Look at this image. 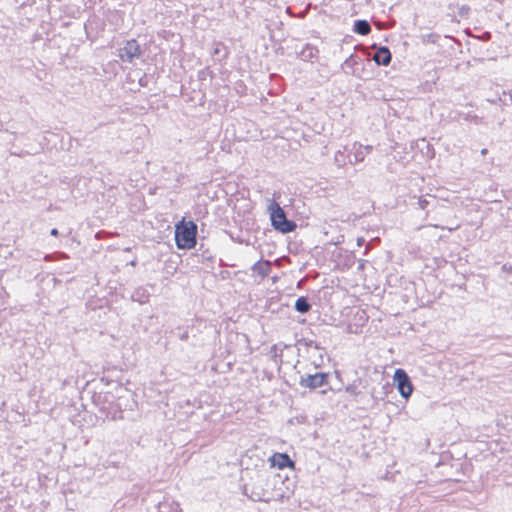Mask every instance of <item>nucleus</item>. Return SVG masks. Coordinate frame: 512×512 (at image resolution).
I'll return each instance as SVG.
<instances>
[{"label": "nucleus", "mask_w": 512, "mask_h": 512, "mask_svg": "<svg viewBox=\"0 0 512 512\" xmlns=\"http://www.w3.org/2000/svg\"><path fill=\"white\" fill-rule=\"evenodd\" d=\"M295 309L300 313H306L310 309V305L305 298L301 297L296 300Z\"/></svg>", "instance_id": "obj_11"}, {"label": "nucleus", "mask_w": 512, "mask_h": 512, "mask_svg": "<svg viewBox=\"0 0 512 512\" xmlns=\"http://www.w3.org/2000/svg\"><path fill=\"white\" fill-rule=\"evenodd\" d=\"M378 65L387 66L391 62V53L387 47H380L373 56Z\"/></svg>", "instance_id": "obj_8"}, {"label": "nucleus", "mask_w": 512, "mask_h": 512, "mask_svg": "<svg viewBox=\"0 0 512 512\" xmlns=\"http://www.w3.org/2000/svg\"><path fill=\"white\" fill-rule=\"evenodd\" d=\"M253 270L261 276H266L270 271V263L268 261H259L253 266Z\"/></svg>", "instance_id": "obj_10"}, {"label": "nucleus", "mask_w": 512, "mask_h": 512, "mask_svg": "<svg viewBox=\"0 0 512 512\" xmlns=\"http://www.w3.org/2000/svg\"><path fill=\"white\" fill-rule=\"evenodd\" d=\"M363 241H364V240H363V238H358V240H357V245H358V246H361V245H362V243H363Z\"/></svg>", "instance_id": "obj_17"}, {"label": "nucleus", "mask_w": 512, "mask_h": 512, "mask_svg": "<svg viewBox=\"0 0 512 512\" xmlns=\"http://www.w3.org/2000/svg\"><path fill=\"white\" fill-rule=\"evenodd\" d=\"M118 56L123 62L132 63L141 56V48L135 39L127 40L118 50Z\"/></svg>", "instance_id": "obj_4"}, {"label": "nucleus", "mask_w": 512, "mask_h": 512, "mask_svg": "<svg viewBox=\"0 0 512 512\" xmlns=\"http://www.w3.org/2000/svg\"><path fill=\"white\" fill-rule=\"evenodd\" d=\"M363 151L364 153L369 154L371 151H372V147L371 146H363Z\"/></svg>", "instance_id": "obj_15"}, {"label": "nucleus", "mask_w": 512, "mask_h": 512, "mask_svg": "<svg viewBox=\"0 0 512 512\" xmlns=\"http://www.w3.org/2000/svg\"><path fill=\"white\" fill-rule=\"evenodd\" d=\"M509 95H510V98L512 100V89L510 90Z\"/></svg>", "instance_id": "obj_18"}, {"label": "nucleus", "mask_w": 512, "mask_h": 512, "mask_svg": "<svg viewBox=\"0 0 512 512\" xmlns=\"http://www.w3.org/2000/svg\"><path fill=\"white\" fill-rule=\"evenodd\" d=\"M393 383L402 398L406 400L410 398L414 387L405 370L400 368L395 370L393 375Z\"/></svg>", "instance_id": "obj_3"}, {"label": "nucleus", "mask_w": 512, "mask_h": 512, "mask_svg": "<svg viewBox=\"0 0 512 512\" xmlns=\"http://www.w3.org/2000/svg\"><path fill=\"white\" fill-rule=\"evenodd\" d=\"M50 235H52V236H58V235H59V231H58V229H56V228L51 229V231H50Z\"/></svg>", "instance_id": "obj_16"}, {"label": "nucleus", "mask_w": 512, "mask_h": 512, "mask_svg": "<svg viewBox=\"0 0 512 512\" xmlns=\"http://www.w3.org/2000/svg\"><path fill=\"white\" fill-rule=\"evenodd\" d=\"M158 512H181L180 504L169 497H165L158 504Z\"/></svg>", "instance_id": "obj_7"}, {"label": "nucleus", "mask_w": 512, "mask_h": 512, "mask_svg": "<svg viewBox=\"0 0 512 512\" xmlns=\"http://www.w3.org/2000/svg\"><path fill=\"white\" fill-rule=\"evenodd\" d=\"M272 467L283 469L285 467L294 468V462L287 454L275 453L269 459Z\"/></svg>", "instance_id": "obj_6"}, {"label": "nucleus", "mask_w": 512, "mask_h": 512, "mask_svg": "<svg viewBox=\"0 0 512 512\" xmlns=\"http://www.w3.org/2000/svg\"><path fill=\"white\" fill-rule=\"evenodd\" d=\"M130 264H131L132 266H134V265L136 264V262H135V261H131V263H130Z\"/></svg>", "instance_id": "obj_19"}, {"label": "nucleus", "mask_w": 512, "mask_h": 512, "mask_svg": "<svg viewBox=\"0 0 512 512\" xmlns=\"http://www.w3.org/2000/svg\"><path fill=\"white\" fill-rule=\"evenodd\" d=\"M419 205L422 209H424L427 205H428V201L425 200V199H420L419 200Z\"/></svg>", "instance_id": "obj_13"}, {"label": "nucleus", "mask_w": 512, "mask_h": 512, "mask_svg": "<svg viewBox=\"0 0 512 512\" xmlns=\"http://www.w3.org/2000/svg\"><path fill=\"white\" fill-rule=\"evenodd\" d=\"M268 211L270 213L272 226L276 230L287 233L295 228V224L287 220L284 210L277 202L271 201L268 206Z\"/></svg>", "instance_id": "obj_2"}, {"label": "nucleus", "mask_w": 512, "mask_h": 512, "mask_svg": "<svg viewBox=\"0 0 512 512\" xmlns=\"http://www.w3.org/2000/svg\"><path fill=\"white\" fill-rule=\"evenodd\" d=\"M197 226L193 222H180L175 228V241L179 249H191L196 245Z\"/></svg>", "instance_id": "obj_1"}, {"label": "nucleus", "mask_w": 512, "mask_h": 512, "mask_svg": "<svg viewBox=\"0 0 512 512\" xmlns=\"http://www.w3.org/2000/svg\"><path fill=\"white\" fill-rule=\"evenodd\" d=\"M255 495L252 496L254 500H263V495L260 493H254Z\"/></svg>", "instance_id": "obj_14"}, {"label": "nucleus", "mask_w": 512, "mask_h": 512, "mask_svg": "<svg viewBox=\"0 0 512 512\" xmlns=\"http://www.w3.org/2000/svg\"><path fill=\"white\" fill-rule=\"evenodd\" d=\"M327 375L325 373L309 374L302 377L300 385L307 388H318L325 384Z\"/></svg>", "instance_id": "obj_5"}, {"label": "nucleus", "mask_w": 512, "mask_h": 512, "mask_svg": "<svg viewBox=\"0 0 512 512\" xmlns=\"http://www.w3.org/2000/svg\"><path fill=\"white\" fill-rule=\"evenodd\" d=\"M354 157L356 162H361L364 160V158L366 157V153H364L363 151V145L358 146Z\"/></svg>", "instance_id": "obj_12"}, {"label": "nucleus", "mask_w": 512, "mask_h": 512, "mask_svg": "<svg viewBox=\"0 0 512 512\" xmlns=\"http://www.w3.org/2000/svg\"><path fill=\"white\" fill-rule=\"evenodd\" d=\"M353 31L360 35H368L371 31V27L366 20H357L354 23Z\"/></svg>", "instance_id": "obj_9"}]
</instances>
